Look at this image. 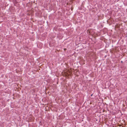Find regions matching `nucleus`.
<instances>
[{
    "mask_svg": "<svg viewBox=\"0 0 127 127\" xmlns=\"http://www.w3.org/2000/svg\"><path fill=\"white\" fill-rule=\"evenodd\" d=\"M93 95V94H91V96H92V95Z\"/></svg>",
    "mask_w": 127,
    "mask_h": 127,
    "instance_id": "obj_1",
    "label": "nucleus"
},
{
    "mask_svg": "<svg viewBox=\"0 0 127 127\" xmlns=\"http://www.w3.org/2000/svg\"><path fill=\"white\" fill-rule=\"evenodd\" d=\"M121 63H122V62H123L122 61H121Z\"/></svg>",
    "mask_w": 127,
    "mask_h": 127,
    "instance_id": "obj_2",
    "label": "nucleus"
}]
</instances>
